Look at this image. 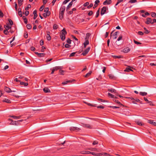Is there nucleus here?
Instances as JSON below:
<instances>
[{
    "mask_svg": "<svg viewBox=\"0 0 156 156\" xmlns=\"http://www.w3.org/2000/svg\"><path fill=\"white\" fill-rule=\"evenodd\" d=\"M66 9L64 6H62L60 9L59 18L62 20L63 18L64 12Z\"/></svg>",
    "mask_w": 156,
    "mask_h": 156,
    "instance_id": "nucleus-1",
    "label": "nucleus"
},
{
    "mask_svg": "<svg viewBox=\"0 0 156 156\" xmlns=\"http://www.w3.org/2000/svg\"><path fill=\"white\" fill-rule=\"evenodd\" d=\"M67 34V32L65 29L64 28L62 30L60 35V37L62 41H64L65 39V35Z\"/></svg>",
    "mask_w": 156,
    "mask_h": 156,
    "instance_id": "nucleus-2",
    "label": "nucleus"
},
{
    "mask_svg": "<svg viewBox=\"0 0 156 156\" xmlns=\"http://www.w3.org/2000/svg\"><path fill=\"white\" fill-rule=\"evenodd\" d=\"M70 130L71 131L77 132L80 130V128L77 127H72L70 128Z\"/></svg>",
    "mask_w": 156,
    "mask_h": 156,
    "instance_id": "nucleus-3",
    "label": "nucleus"
},
{
    "mask_svg": "<svg viewBox=\"0 0 156 156\" xmlns=\"http://www.w3.org/2000/svg\"><path fill=\"white\" fill-rule=\"evenodd\" d=\"M90 49V48L89 47L87 48L86 49H85L82 53V55L84 56L86 55L89 52Z\"/></svg>",
    "mask_w": 156,
    "mask_h": 156,
    "instance_id": "nucleus-4",
    "label": "nucleus"
},
{
    "mask_svg": "<svg viewBox=\"0 0 156 156\" xmlns=\"http://www.w3.org/2000/svg\"><path fill=\"white\" fill-rule=\"evenodd\" d=\"M9 120L10 121H11V122L10 123V124L12 125H16L18 124V121H13L12 119H9Z\"/></svg>",
    "mask_w": 156,
    "mask_h": 156,
    "instance_id": "nucleus-5",
    "label": "nucleus"
},
{
    "mask_svg": "<svg viewBox=\"0 0 156 156\" xmlns=\"http://www.w3.org/2000/svg\"><path fill=\"white\" fill-rule=\"evenodd\" d=\"M107 7H103L101 10V15H102L105 13L107 10Z\"/></svg>",
    "mask_w": 156,
    "mask_h": 156,
    "instance_id": "nucleus-6",
    "label": "nucleus"
},
{
    "mask_svg": "<svg viewBox=\"0 0 156 156\" xmlns=\"http://www.w3.org/2000/svg\"><path fill=\"white\" fill-rule=\"evenodd\" d=\"M145 23L147 24H148L149 23L153 24L152 20L151 18H148L147 19V21L145 22Z\"/></svg>",
    "mask_w": 156,
    "mask_h": 156,
    "instance_id": "nucleus-7",
    "label": "nucleus"
},
{
    "mask_svg": "<svg viewBox=\"0 0 156 156\" xmlns=\"http://www.w3.org/2000/svg\"><path fill=\"white\" fill-rule=\"evenodd\" d=\"M112 2L111 0H106L103 2L104 5H109Z\"/></svg>",
    "mask_w": 156,
    "mask_h": 156,
    "instance_id": "nucleus-8",
    "label": "nucleus"
},
{
    "mask_svg": "<svg viewBox=\"0 0 156 156\" xmlns=\"http://www.w3.org/2000/svg\"><path fill=\"white\" fill-rule=\"evenodd\" d=\"M47 33V34L46 35V38L48 41H50L51 39V37L50 35V32L49 31H48Z\"/></svg>",
    "mask_w": 156,
    "mask_h": 156,
    "instance_id": "nucleus-9",
    "label": "nucleus"
},
{
    "mask_svg": "<svg viewBox=\"0 0 156 156\" xmlns=\"http://www.w3.org/2000/svg\"><path fill=\"white\" fill-rule=\"evenodd\" d=\"M89 44V42L88 41V40L87 38H85V41L83 43V44L84 46V48H86V46Z\"/></svg>",
    "mask_w": 156,
    "mask_h": 156,
    "instance_id": "nucleus-10",
    "label": "nucleus"
},
{
    "mask_svg": "<svg viewBox=\"0 0 156 156\" xmlns=\"http://www.w3.org/2000/svg\"><path fill=\"white\" fill-rule=\"evenodd\" d=\"M83 126L89 129H92V126L89 124H83Z\"/></svg>",
    "mask_w": 156,
    "mask_h": 156,
    "instance_id": "nucleus-11",
    "label": "nucleus"
},
{
    "mask_svg": "<svg viewBox=\"0 0 156 156\" xmlns=\"http://www.w3.org/2000/svg\"><path fill=\"white\" fill-rule=\"evenodd\" d=\"M130 51V49L129 47H126L123 50V51L125 53L129 52Z\"/></svg>",
    "mask_w": 156,
    "mask_h": 156,
    "instance_id": "nucleus-12",
    "label": "nucleus"
},
{
    "mask_svg": "<svg viewBox=\"0 0 156 156\" xmlns=\"http://www.w3.org/2000/svg\"><path fill=\"white\" fill-rule=\"evenodd\" d=\"M73 4V1H71L68 5L66 7V11H68L69 10V9L71 8V7L72 6V5Z\"/></svg>",
    "mask_w": 156,
    "mask_h": 156,
    "instance_id": "nucleus-13",
    "label": "nucleus"
},
{
    "mask_svg": "<svg viewBox=\"0 0 156 156\" xmlns=\"http://www.w3.org/2000/svg\"><path fill=\"white\" fill-rule=\"evenodd\" d=\"M100 3V1L99 0H96L95 2V4L94 5L93 8L94 9L96 8L98 5V4Z\"/></svg>",
    "mask_w": 156,
    "mask_h": 156,
    "instance_id": "nucleus-14",
    "label": "nucleus"
},
{
    "mask_svg": "<svg viewBox=\"0 0 156 156\" xmlns=\"http://www.w3.org/2000/svg\"><path fill=\"white\" fill-rule=\"evenodd\" d=\"M148 122L150 124H152L154 126H156V122H154L153 120H148Z\"/></svg>",
    "mask_w": 156,
    "mask_h": 156,
    "instance_id": "nucleus-15",
    "label": "nucleus"
},
{
    "mask_svg": "<svg viewBox=\"0 0 156 156\" xmlns=\"http://www.w3.org/2000/svg\"><path fill=\"white\" fill-rule=\"evenodd\" d=\"M4 90L5 91H6L8 93H10V92H12V90H11L9 88L7 87H6L5 88Z\"/></svg>",
    "mask_w": 156,
    "mask_h": 156,
    "instance_id": "nucleus-16",
    "label": "nucleus"
},
{
    "mask_svg": "<svg viewBox=\"0 0 156 156\" xmlns=\"http://www.w3.org/2000/svg\"><path fill=\"white\" fill-rule=\"evenodd\" d=\"M33 14H34V19H35L37 17V11L36 10H34L33 12Z\"/></svg>",
    "mask_w": 156,
    "mask_h": 156,
    "instance_id": "nucleus-17",
    "label": "nucleus"
},
{
    "mask_svg": "<svg viewBox=\"0 0 156 156\" xmlns=\"http://www.w3.org/2000/svg\"><path fill=\"white\" fill-rule=\"evenodd\" d=\"M43 91L45 93H49L50 92V90L48 89L47 87H45L43 89Z\"/></svg>",
    "mask_w": 156,
    "mask_h": 156,
    "instance_id": "nucleus-18",
    "label": "nucleus"
},
{
    "mask_svg": "<svg viewBox=\"0 0 156 156\" xmlns=\"http://www.w3.org/2000/svg\"><path fill=\"white\" fill-rule=\"evenodd\" d=\"M108 91L112 93H116V90L113 88L109 89L108 90Z\"/></svg>",
    "mask_w": 156,
    "mask_h": 156,
    "instance_id": "nucleus-19",
    "label": "nucleus"
},
{
    "mask_svg": "<svg viewBox=\"0 0 156 156\" xmlns=\"http://www.w3.org/2000/svg\"><path fill=\"white\" fill-rule=\"evenodd\" d=\"M136 122L139 126H143L144 125V124L139 120H137L135 121Z\"/></svg>",
    "mask_w": 156,
    "mask_h": 156,
    "instance_id": "nucleus-20",
    "label": "nucleus"
},
{
    "mask_svg": "<svg viewBox=\"0 0 156 156\" xmlns=\"http://www.w3.org/2000/svg\"><path fill=\"white\" fill-rule=\"evenodd\" d=\"M118 32H115L113 35V38L114 39H116L117 37V34Z\"/></svg>",
    "mask_w": 156,
    "mask_h": 156,
    "instance_id": "nucleus-21",
    "label": "nucleus"
},
{
    "mask_svg": "<svg viewBox=\"0 0 156 156\" xmlns=\"http://www.w3.org/2000/svg\"><path fill=\"white\" fill-rule=\"evenodd\" d=\"M90 154H91L93 155H95V156H101V154H100V153L95 154L94 152H90Z\"/></svg>",
    "mask_w": 156,
    "mask_h": 156,
    "instance_id": "nucleus-22",
    "label": "nucleus"
},
{
    "mask_svg": "<svg viewBox=\"0 0 156 156\" xmlns=\"http://www.w3.org/2000/svg\"><path fill=\"white\" fill-rule=\"evenodd\" d=\"M50 14V12H48L47 13H44L43 14V16L44 17H46L47 16H48Z\"/></svg>",
    "mask_w": 156,
    "mask_h": 156,
    "instance_id": "nucleus-23",
    "label": "nucleus"
},
{
    "mask_svg": "<svg viewBox=\"0 0 156 156\" xmlns=\"http://www.w3.org/2000/svg\"><path fill=\"white\" fill-rule=\"evenodd\" d=\"M4 27L6 30H8L9 29L11 28V26L9 25H7L4 26Z\"/></svg>",
    "mask_w": 156,
    "mask_h": 156,
    "instance_id": "nucleus-24",
    "label": "nucleus"
},
{
    "mask_svg": "<svg viewBox=\"0 0 156 156\" xmlns=\"http://www.w3.org/2000/svg\"><path fill=\"white\" fill-rule=\"evenodd\" d=\"M3 101L8 103H11V101L9 100L6 98L4 99L3 100Z\"/></svg>",
    "mask_w": 156,
    "mask_h": 156,
    "instance_id": "nucleus-25",
    "label": "nucleus"
},
{
    "mask_svg": "<svg viewBox=\"0 0 156 156\" xmlns=\"http://www.w3.org/2000/svg\"><path fill=\"white\" fill-rule=\"evenodd\" d=\"M108 95L109 97H111L112 98H118L117 97H115L114 95L112 94H111L109 93H108Z\"/></svg>",
    "mask_w": 156,
    "mask_h": 156,
    "instance_id": "nucleus-26",
    "label": "nucleus"
},
{
    "mask_svg": "<svg viewBox=\"0 0 156 156\" xmlns=\"http://www.w3.org/2000/svg\"><path fill=\"white\" fill-rule=\"evenodd\" d=\"M90 152L88 151H82L81 152V153L82 154H90Z\"/></svg>",
    "mask_w": 156,
    "mask_h": 156,
    "instance_id": "nucleus-27",
    "label": "nucleus"
},
{
    "mask_svg": "<svg viewBox=\"0 0 156 156\" xmlns=\"http://www.w3.org/2000/svg\"><path fill=\"white\" fill-rule=\"evenodd\" d=\"M23 19L24 20V22L25 24H27V20L24 16H23Z\"/></svg>",
    "mask_w": 156,
    "mask_h": 156,
    "instance_id": "nucleus-28",
    "label": "nucleus"
},
{
    "mask_svg": "<svg viewBox=\"0 0 156 156\" xmlns=\"http://www.w3.org/2000/svg\"><path fill=\"white\" fill-rule=\"evenodd\" d=\"M20 84L21 85H24V86H27L28 84L27 83H25L23 82H20Z\"/></svg>",
    "mask_w": 156,
    "mask_h": 156,
    "instance_id": "nucleus-29",
    "label": "nucleus"
},
{
    "mask_svg": "<svg viewBox=\"0 0 156 156\" xmlns=\"http://www.w3.org/2000/svg\"><path fill=\"white\" fill-rule=\"evenodd\" d=\"M140 94L143 96H145L147 95V93L146 92H140Z\"/></svg>",
    "mask_w": 156,
    "mask_h": 156,
    "instance_id": "nucleus-30",
    "label": "nucleus"
},
{
    "mask_svg": "<svg viewBox=\"0 0 156 156\" xmlns=\"http://www.w3.org/2000/svg\"><path fill=\"white\" fill-rule=\"evenodd\" d=\"M91 72H89V73H87L86 75H85L84 76L85 77H87L88 76H89L90 74H91Z\"/></svg>",
    "mask_w": 156,
    "mask_h": 156,
    "instance_id": "nucleus-31",
    "label": "nucleus"
},
{
    "mask_svg": "<svg viewBox=\"0 0 156 156\" xmlns=\"http://www.w3.org/2000/svg\"><path fill=\"white\" fill-rule=\"evenodd\" d=\"M124 71L129 72L130 71H132V70L130 68L127 67L124 70Z\"/></svg>",
    "mask_w": 156,
    "mask_h": 156,
    "instance_id": "nucleus-32",
    "label": "nucleus"
},
{
    "mask_svg": "<svg viewBox=\"0 0 156 156\" xmlns=\"http://www.w3.org/2000/svg\"><path fill=\"white\" fill-rule=\"evenodd\" d=\"M113 58H121L122 57L121 55H119V56H116V55H114L113 56Z\"/></svg>",
    "mask_w": 156,
    "mask_h": 156,
    "instance_id": "nucleus-33",
    "label": "nucleus"
},
{
    "mask_svg": "<svg viewBox=\"0 0 156 156\" xmlns=\"http://www.w3.org/2000/svg\"><path fill=\"white\" fill-rule=\"evenodd\" d=\"M58 27V25L56 24H54L53 26V28L54 29H57Z\"/></svg>",
    "mask_w": 156,
    "mask_h": 156,
    "instance_id": "nucleus-34",
    "label": "nucleus"
},
{
    "mask_svg": "<svg viewBox=\"0 0 156 156\" xmlns=\"http://www.w3.org/2000/svg\"><path fill=\"white\" fill-rule=\"evenodd\" d=\"M151 16L153 17H155L156 16V13L154 12H152L151 13Z\"/></svg>",
    "mask_w": 156,
    "mask_h": 156,
    "instance_id": "nucleus-35",
    "label": "nucleus"
},
{
    "mask_svg": "<svg viewBox=\"0 0 156 156\" xmlns=\"http://www.w3.org/2000/svg\"><path fill=\"white\" fill-rule=\"evenodd\" d=\"M27 27L28 29H30L32 27L30 24H28L27 25Z\"/></svg>",
    "mask_w": 156,
    "mask_h": 156,
    "instance_id": "nucleus-36",
    "label": "nucleus"
},
{
    "mask_svg": "<svg viewBox=\"0 0 156 156\" xmlns=\"http://www.w3.org/2000/svg\"><path fill=\"white\" fill-rule=\"evenodd\" d=\"M109 77L111 79H114L115 78V76L112 74H109Z\"/></svg>",
    "mask_w": 156,
    "mask_h": 156,
    "instance_id": "nucleus-37",
    "label": "nucleus"
},
{
    "mask_svg": "<svg viewBox=\"0 0 156 156\" xmlns=\"http://www.w3.org/2000/svg\"><path fill=\"white\" fill-rule=\"evenodd\" d=\"M133 41H134V43L136 44H141V43H140V42H138L136 41H135V40H133Z\"/></svg>",
    "mask_w": 156,
    "mask_h": 156,
    "instance_id": "nucleus-38",
    "label": "nucleus"
},
{
    "mask_svg": "<svg viewBox=\"0 0 156 156\" xmlns=\"http://www.w3.org/2000/svg\"><path fill=\"white\" fill-rule=\"evenodd\" d=\"M98 144V142L97 140H95L93 141L92 144L94 145L97 144Z\"/></svg>",
    "mask_w": 156,
    "mask_h": 156,
    "instance_id": "nucleus-39",
    "label": "nucleus"
},
{
    "mask_svg": "<svg viewBox=\"0 0 156 156\" xmlns=\"http://www.w3.org/2000/svg\"><path fill=\"white\" fill-rule=\"evenodd\" d=\"M89 149L92 151H96L97 150V149L96 148H90Z\"/></svg>",
    "mask_w": 156,
    "mask_h": 156,
    "instance_id": "nucleus-40",
    "label": "nucleus"
},
{
    "mask_svg": "<svg viewBox=\"0 0 156 156\" xmlns=\"http://www.w3.org/2000/svg\"><path fill=\"white\" fill-rule=\"evenodd\" d=\"M124 0H118L117 3L115 5H117L123 1Z\"/></svg>",
    "mask_w": 156,
    "mask_h": 156,
    "instance_id": "nucleus-41",
    "label": "nucleus"
},
{
    "mask_svg": "<svg viewBox=\"0 0 156 156\" xmlns=\"http://www.w3.org/2000/svg\"><path fill=\"white\" fill-rule=\"evenodd\" d=\"M8 21L9 22L10 24L11 25L10 26H11V25L13 24V21L10 19H9Z\"/></svg>",
    "mask_w": 156,
    "mask_h": 156,
    "instance_id": "nucleus-42",
    "label": "nucleus"
},
{
    "mask_svg": "<svg viewBox=\"0 0 156 156\" xmlns=\"http://www.w3.org/2000/svg\"><path fill=\"white\" fill-rule=\"evenodd\" d=\"M59 69V67L58 66H56L53 68L54 70H55V71H56L58 69Z\"/></svg>",
    "mask_w": 156,
    "mask_h": 156,
    "instance_id": "nucleus-43",
    "label": "nucleus"
},
{
    "mask_svg": "<svg viewBox=\"0 0 156 156\" xmlns=\"http://www.w3.org/2000/svg\"><path fill=\"white\" fill-rule=\"evenodd\" d=\"M8 30H4V34L5 35H8V33H9V31H8Z\"/></svg>",
    "mask_w": 156,
    "mask_h": 156,
    "instance_id": "nucleus-44",
    "label": "nucleus"
},
{
    "mask_svg": "<svg viewBox=\"0 0 156 156\" xmlns=\"http://www.w3.org/2000/svg\"><path fill=\"white\" fill-rule=\"evenodd\" d=\"M137 2L136 0H130L129 1V2L131 3H135V2Z\"/></svg>",
    "mask_w": 156,
    "mask_h": 156,
    "instance_id": "nucleus-45",
    "label": "nucleus"
},
{
    "mask_svg": "<svg viewBox=\"0 0 156 156\" xmlns=\"http://www.w3.org/2000/svg\"><path fill=\"white\" fill-rule=\"evenodd\" d=\"M99 14V10H98V11H97V12H96V15L95 16V17L96 18H97Z\"/></svg>",
    "mask_w": 156,
    "mask_h": 156,
    "instance_id": "nucleus-46",
    "label": "nucleus"
},
{
    "mask_svg": "<svg viewBox=\"0 0 156 156\" xmlns=\"http://www.w3.org/2000/svg\"><path fill=\"white\" fill-rule=\"evenodd\" d=\"M70 82H71L70 81L68 80V81H66L63 82L62 83V84L64 85V84H67L68 83Z\"/></svg>",
    "mask_w": 156,
    "mask_h": 156,
    "instance_id": "nucleus-47",
    "label": "nucleus"
},
{
    "mask_svg": "<svg viewBox=\"0 0 156 156\" xmlns=\"http://www.w3.org/2000/svg\"><path fill=\"white\" fill-rule=\"evenodd\" d=\"M98 101H100L101 102H107V101L106 100H103V99H102L100 98H99V99H98Z\"/></svg>",
    "mask_w": 156,
    "mask_h": 156,
    "instance_id": "nucleus-48",
    "label": "nucleus"
},
{
    "mask_svg": "<svg viewBox=\"0 0 156 156\" xmlns=\"http://www.w3.org/2000/svg\"><path fill=\"white\" fill-rule=\"evenodd\" d=\"M44 12L46 13H47L48 12H50L48 11V8H45L44 9Z\"/></svg>",
    "mask_w": 156,
    "mask_h": 156,
    "instance_id": "nucleus-49",
    "label": "nucleus"
},
{
    "mask_svg": "<svg viewBox=\"0 0 156 156\" xmlns=\"http://www.w3.org/2000/svg\"><path fill=\"white\" fill-rule=\"evenodd\" d=\"M15 119H18L20 118V116H11Z\"/></svg>",
    "mask_w": 156,
    "mask_h": 156,
    "instance_id": "nucleus-50",
    "label": "nucleus"
},
{
    "mask_svg": "<svg viewBox=\"0 0 156 156\" xmlns=\"http://www.w3.org/2000/svg\"><path fill=\"white\" fill-rule=\"evenodd\" d=\"M31 7V6L30 5H28L27 7L25 8V10L26 11L28 10Z\"/></svg>",
    "mask_w": 156,
    "mask_h": 156,
    "instance_id": "nucleus-51",
    "label": "nucleus"
},
{
    "mask_svg": "<svg viewBox=\"0 0 156 156\" xmlns=\"http://www.w3.org/2000/svg\"><path fill=\"white\" fill-rule=\"evenodd\" d=\"M122 36L121 35L118 38L117 41H120V40H121L122 39Z\"/></svg>",
    "mask_w": 156,
    "mask_h": 156,
    "instance_id": "nucleus-52",
    "label": "nucleus"
},
{
    "mask_svg": "<svg viewBox=\"0 0 156 156\" xmlns=\"http://www.w3.org/2000/svg\"><path fill=\"white\" fill-rule=\"evenodd\" d=\"M4 16L1 10H0V17H2Z\"/></svg>",
    "mask_w": 156,
    "mask_h": 156,
    "instance_id": "nucleus-53",
    "label": "nucleus"
},
{
    "mask_svg": "<svg viewBox=\"0 0 156 156\" xmlns=\"http://www.w3.org/2000/svg\"><path fill=\"white\" fill-rule=\"evenodd\" d=\"M144 29L145 30V33L148 34L149 33V31L146 28L144 27Z\"/></svg>",
    "mask_w": 156,
    "mask_h": 156,
    "instance_id": "nucleus-54",
    "label": "nucleus"
},
{
    "mask_svg": "<svg viewBox=\"0 0 156 156\" xmlns=\"http://www.w3.org/2000/svg\"><path fill=\"white\" fill-rule=\"evenodd\" d=\"M93 4L92 3H91L89 6H87V8L89 9L92 7L93 6Z\"/></svg>",
    "mask_w": 156,
    "mask_h": 156,
    "instance_id": "nucleus-55",
    "label": "nucleus"
},
{
    "mask_svg": "<svg viewBox=\"0 0 156 156\" xmlns=\"http://www.w3.org/2000/svg\"><path fill=\"white\" fill-rule=\"evenodd\" d=\"M70 0H65L63 2V4H66L68 2H69Z\"/></svg>",
    "mask_w": 156,
    "mask_h": 156,
    "instance_id": "nucleus-56",
    "label": "nucleus"
},
{
    "mask_svg": "<svg viewBox=\"0 0 156 156\" xmlns=\"http://www.w3.org/2000/svg\"><path fill=\"white\" fill-rule=\"evenodd\" d=\"M44 8V6L42 5L41 6L39 10L40 11H42Z\"/></svg>",
    "mask_w": 156,
    "mask_h": 156,
    "instance_id": "nucleus-57",
    "label": "nucleus"
},
{
    "mask_svg": "<svg viewBox=\"0 0 156 156\" xmlns=\"http://www.w3.org/2000/svg\"><path fill=\"white\" fill-rule=\"evenodd\" d=\"M65 46L66 48H69L71 47V45L68 44H66L65 45Z\"/></svg>",
    "mask_w": 156,
    "mask_h": 156,
    "instance_id": "nucleus-58",
    "label": "nucleus"
},
{
    "mask_svg": "<svg viewBox=\"0 0 156 156\" xmlns=\"http://www.w3.org/2000/svg\"><path fill=\"white\" fill-rule=\"evenodd\" d=\"M93 12L92 11H90L88 13V15L89 16H91L93 14Z\"/></svg>",
    "mask_w": 156,
    "mask_h": 156,
    "instance_id": "nucleus-59",
    "label": "nucleus"
},
{
    "mask_svg": "<svg viewBox=\"0 0 156 156\" xmlns=\"http://www.w3.org/2000/svg\"><path fill=\"white\" fill-rule=\"evenodd\" d=\"M75 53H76L75 52H73V53H71L69 57H71L75 55Z\"/></svg>",
    "mask_w": 156,
    "mask_h": 156,
    "instance_id": "nucleus-60",
    "label": "nucleus"
},
{
    "mask_svg": "<svg viewBox=\"0 0 156 156\" xmlns=\"http://www.w3.org/2000/svg\"><path fill=\"white\" fill-rule=\"evenodd\" d=\"M138 34L139 35H143L144 34V33L141 31H139L138 33Z\"/></svg>",
    "mask_w": 156,
    "mask_h": 156,
    "instance_id": "nucleus-61",
    "label": "nucleus"
},
{
    "mask_svg": "<svg viewBox=\"0 0 156 156\" xmlns=\"http://www.w3.org/2000/svg\"><path fill=\"white\" fill-rule=\"evenodd\" d=\"M97 108H100L103 109L104 108V107L103 106H102V105H100V106H97Z\"/></svg>",
    "mask_w": 156,
    "mask_h": 156,
    "instance_id": "nucleus-62",
    "label": "nucleus"
},
{
    "mask_svg": "<svg viewBox=\"0 0 156 156\" xmlns=\"http://www.w3.org/2000/svg\"><path fill=\"white\" fill-rule=\"evenodd\" d=\"M44 55V53H39V55H38V56L42 57H43Z\"/></svg>",
    "mask_w": 156,
    "mask_h": 156,
    "instance_id": "nucleus-63",
    "label": "nucleus"
},
{
    "mask_svg": "<svg viewBox=\"0 0 156 156\" xmlns=\"http://www.w3.org/2000/svg\"><path fill=\"white\" fill-rule=\"evenodd\" d=\"M89 4V3L88 2H86V3H85L84 5H83L84 6H88Z\"/></svg>",
    "mask_w": 156,
    "mask_h": 156,
    "instance_id": "nucleus-64",
    "label": "nucleus"
}]
</instances>
